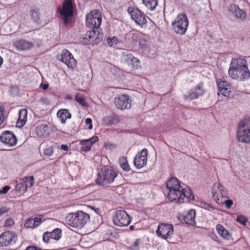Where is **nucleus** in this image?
<instances>
[{
  "label": "nucleus",
  "mask_w": 250,
  "mask_h": 250,
  "mask_svg": "<svg viewBox=\"0 0 250 250\" xmlns=\"http://www.w3.org/2000/svg\"><path fill=\"white\" fill-rule=\"evenodd\" d=\"M25 250H42L41 249H38L37 247L34 246H28Z\"/></svg>",
  "instance_id": "nucleus-53"
},
{
  "label": "nucleus",
  "mask_w": 250,
  "mask_h": 250,
  "mask_svg": "<svg viewBox=\"0 0 250 250\" xmlns=\"http://www.w3.org/2000/svg\"><path fill=\"white\" fill-rule=\"evenodd\" d=\"M202 208L209 211H212L214 209V208L211 205L206 203H202Z\"/></svg>",
  "instance_id": "nucleus-46"
},
{
  "label": "nucleus",
  "mask_w": 250,
  "mask_h": 250,
  "mask_svg": "<svg viewBox=\"0 0 250 250\" xmlns=\"http://www.w3.org/2000/svg\"><path fill=\"white\" fill-rule=\"evenodd\" d=\"M4 112V108L2 106H0V125L3 123L5 120Z\"/></svg>",
  "instance_id": "nucleus-45"
},
{
  "label": "nucleus",
  "mask_w": 250,
  "mask_h": 250,
  "mask_svg": "<svg viewBox=\"0 0 250 250\" xmlns=\"http://www.w3.org/2000/svg\"><path fill=\"white\" fill-rule=\"evenodd\" d=\"M75 100L77 103L82 105L83 106H88V104L85 101V98L84 96L80 93H78L75 95Z\"/></svg>",
  "instance_id": "nucleus-34"
},
{
  "label": "nucleus",
  "mask_w": 250,
  "mask_h": 250,
  "mask_svg": "<svg viewBox=\"0 0 250 250\" xmlns=\"http://www.w3.org/2000/svg\"><path fill=\"white\" fill-rule=\"evenodd\" d=\"M225 204L227 208H230L233 205V201L230 199L225 200Z\"/></svg>",
  "instance_id": "nucleus-50"
},
{
  "label": "nucleus",
  "mask_w": 250,
  "mask_h": 250,
  "mask_svg": "<svg viewBox=\"0 0 250 250\" xmlns=\"http://www.w3.org/2000/svg\"><path fill=\"white\" fill-rule=\"evenodd\" d=\"M57 116L61 119V123L64 124L67 119L71 117V114L66 109H62L57 112Z\"/></svg>",
  "instance_id": "nucleus-28"
},
{
  "label": "nucleus",
  "mask_w": 250,
  "mask_h": 250,
  "mask_svg": "<svg viewBox=\"0 0 250 250\" xmlns=\"http://www.w3.org/2000/svg\"><path fill=\"white\" fill-rule=\"evenodd\" d=\"M236 221L244 226H246L248 221V219L243 215L237 216Z\"/></svg>",
  "instance_id": "nucleus-41"
},
{
  "label": "nucleus",
  "mask_w": 250,
  "mask_h": 250,
  "mask_svg": "<svg viewBox=\"0 0 250 250\" xmlns=\"http://www.w3.org/2000/svg\"><path fill=\"white\" fill-rule=\"evenodd\" d=\"M129 229H130V230H134V226H132H132H130L129 227Z\"/></svg>",
  "instance_id": "nucleus-58"
},
{
  "label": "nucleus",
  "mask_w": 250,
  "mask_h": 250,
  "mask_svg": "<svg viewBox=\"0 0 250 250\" xmlns=\"http://www.w3.org/2000/svg\"><path fill=\"white\" fill-rule=\"evenodd\" d=\"M21 182L16 185V189L17 191L19 192H25L27 189L25 182L22 181L21 179Z\"/></svg>",
  "instance_id": "nucleus-39"
},
{
  "label": "nucleus",
  "mask_w": 250,
  "mask_h": 250,
  "mask_svg": "<svg viewBox=\"0 0 250 250\" xmlns=\"http://www.w3.org/2000/svg\"><path fill=\"white\" fill-rule=\"evenodd\" d=\"M32 219L33 220H35V224L36 226H38L39 225L42 220V219L40 217H34Z\"/></svg>",
  "instance_id": "nucleus-52"
},
{
  "label": "nucleus",
  "mask_w": 250,
  "mask_h": 250,
  "mask_svg": "<svg viewBox=\"0 0 250 250\" xmlns=\"http://www.w3.org/2000/svg\"><path fill=\"white\" fill-rule=\"evenodd\" d=\"M142 240L141 239H136L132 244L128 247L129 250H140Z\"/></svg>",
  "instance_id": "nucleus-35"
},
{
  "label": "nucleus",
  "mask_w": 250,
  "mask_h": 250,
  "mask_svg": "<svg viewBox=\"0 0 250 250\" xmlns=\"http://www.w3.org/2000/svg\"><path fill=\"white\" fill-rule=\"evenodd\" d=\"M10 189V187L8 186H5L2 189L0 190V194H4L8 192V190Z\"/></svg>",
  "instance_id": "nucleus-49"
},
{
  "label": "nucleus",
  "mask_w": 250,
  "mask_h": 250,
  "mask_svg": "<svg viewBox=\"0 0 250 250\" xmlns=\"http://www.w3.org/2000/svg\"><path fill=\"white\" fill-rule=\"evenodd\" d=\"M102 21L101 13L98 10H93L86 17V24L91 28H98Z\"/></svg>",
  "instance_id": "nucleus-8"
},
{
  "label": "nucleus",
  "mask_w": 250,
  "mask_h": 250,
  "mask_svg": "<svg viewBox=\"0 0 250 250\" xmlns=\"http://www.w3.org/2000/svg\"><path fill=\"white\" fill-rule=\"evenodd\" d=\"M58 10L65 24H67L73 15L72 0H65L62 8L59 7Z\"/></svg>",
  "instance_id": "nucleus-10"
},
{
  "label": "nucleus",
  "mask_w": 250,
  "mask_h": 250,
  "mask_svg": "<svg viewBox=\"0 0 250 250\" xmlns=\"http://www.w3.org/2000/svg\"><path fill=\"white\" fill-rule=\"evenodd\" d=\"M49 233L50 234L52 240H59L62 237V230L59 228L55 229Z\"/></svg>",
  "instance_id": "nucleus-33"
},
{
  "label": "nucleus",
  "mask_w": 250,
  "mask_h": 250,
  "mask_svg": "<svg viewBox=\"0 0 250 250\" xmlns=\"http://www.w3.org/2000/svg\"><path fill=\"white\" fill-rule=\"evenodd\" d=\"M173 233V227L169 224H161L159 225L156 230L157 235L161 238L167 239L171 237Z\"/></svg>",
  "instance_id": "nucleus-11"
},
{
  "label": "nucleus",
  "mask_w": 250,
  "mask_h": 250,
  "mask_svg": "<svg viewBox=\"0 0 250 250\" xmlns=\"http://www.w3.org/2000/svg\"><path fill=\"white\" fill-rule=\"evenodd\" d=\"M229 11L234 14L235 17L238 19L244 21L247 18L246 13L235 4H231L229 7Z\"/></svg>",
  "instance_id": "nucleus-19"
},
{
  "label": "nucleus",
  "mask_w": 250,
  "mask_h": 250,
  "mask_svg": "<svg viewBox=\"0 0 250 250\" xmlns=\"http://www.w3.org/2000/svg\"><path fill=\"white\" fill-rule=\"evenodd\" d=\"M21 180L23 182H25L27 188L32 187L35 183L34 178L33 176L24 177L21 179Z\"/></svg>",
  "instance_id": "nucleus-37"
},
{
  "label": "nucleus",
  "mask_w": 250,
  "mask_h": 250,
  "mask_svg": "<svg viewBox=\"0 0 250 250\" xmlns=\"http://www.w3.org/2000/svg\"><path fill=\"white\" fill-rule=\"evenodd\" d=\"M43 154L44 156L49 157L53 155L54 154V147L49 146L43 150Z\"/></svg>",
  "instance_id": "nucleus-40"
},
{
  "label": "nucleus",
  "mask_w": 250,
  "mask_h": 250,
  "mask_svg": "<svg viewBox=\"0 0 250 250\" xmlns=\"http://www.w3.org/2000/svg\"><path fill=\"white\" fill-rule=\"evenodd\" d=\"M222 188L223 187L219 184L214 185L212 190L213 196L214 198L216 196L218 199L219 197H222L223 196Z\"/></svg>",
  "instance_id": "nucleus-30"
},
{
  "label": "nucleus",
  "mask_w": 250,
  "mask_h": 250,
  "mask_svg": "<svg viewBox=\"0 0 250 250\" xmlns=\"http://www.w3.org/2000/svg\"><path fill=\"white\" fill-rule=\"evenodd\" d=\"M127 11L130 14L131 19L140 27L146 23V16L140 10L137 8L130 7L128 8Z\"/></svg>",
  "instance_id": "nucleus-9"
},
{
  "label": "nucleus",
  "mask_w": 250,
  "mask_h": 250,
  "mask_svg": "<svg viewBox=\"0 0 250 250\" xmlns=\"http://www.w3.org/2000/svg\"><path fill=\"white\" fill-rule=\"evenodd\" d=\"M14 224V221L11 219H7L5 221L4 223V226L5 227H10L13 225Z\"/></svg>",
  "instance_id": "nucleus-47"
},
{
  "label": "nucleus",
  "mask_w": 250,
  "mask_h": 250,
  "mask_svg": "<svg viewBox=\"0 0 250 250\" xmlns=\"http://www.w3.org/2000/svg\"><path fill=\"white\" fill-rule=\"evenodd\" d=\"M116 106L120 109L129 108L131 106V100L128 95L123 94L120 95L114 100Z\"/></svg>",
  "instance_id": "nucleus-15"
},
{
  "label": "nucleus",
  "mask_w": 250,
  "mask_h": 250,
  "mask_svg": "<svg viewBox=\"0 0 250 250\" xmlns=\"http://www.w3.org/2000/svg\"><path fill=\"white\" fill-rule=\"evenodd\" d=\"M120 165L122 168L125 171H129L130 170V167L127 162L126 158L124 157L121 158L119 159Z\"/></svg>",
  "instance_id": "nucleus-36"
},
{
  "label": "nucleus",
  "mask_w": 250,
  "mask_h": 250,
  "mask_svg": "<svg viewBox=\"0 0 250 250\" xmlns=\"http://www.w3.org/2000/svg\"><path fill=\"white\" fill-rule=\"evenodd\" d=\"M216 229L218 233L224 239L229 240L230 236L229 231L226 229L222 225L217 224L216 226Z\"/></svg>",
  "instance_id": "nucleus-29"
},
{
  "label": "nucleus",
  "mask_w": 250,
  "mask_h": 250,
  "mask_svg": "<svg viewBox=\"0 0 250 250\" xmlns=\"http://www.w3.org/2000/svg\"><path fill=\"white\" fill-rule=\"evenodd\" d=\"M133 34L135 35V36L137 38V41L139 42L140 48L143 50H146L148 43V41L147 40V38L141 33L136 32L135 34Z\"/></svg>",
  "instance_id": "nucleus-25"
},
{
  "label": "nucleus",
  "mask_w": 250,
  "mask_h": 250,
  "mask_svg": "<svg viewBox=\"0 0 250 250\" xmlns=\"http://www.w3.org/2000/svg\"><path fill=\"white\" fill-rule=\"evenodd\" d=\"M117 175V171L111 168L104 167L99 172L96 182L99 185L109 187L114 182Z\"/></svg>",
  "instance_id": "nucleus-5"
},
{
  "label": "nucleus",
  "mask_w": 250,
  "mask_h": 250,
  "mask_svg": "<svg viewBox=\"0 0 250 250\" xmlns=\"http://www.w3.org/2000/svg\"><path fill=\"white\" fill-rule=\"evenodd\" d=\"M167 188L168 190L167 199L171 202L181 203L194 200L191 189L188 187L182 188L180 181L175 177L169 180Z\"/></svg>",
  "instance_id": "nucleus-1"
},
{
  "label": "nucleus",
  "mask_w": 250,
  "mask_h": 250,
  "mask_svg": "<svg viewBox=\"0 0 250 250\" xmlns=\"http://www.w3.org/2000/svg\"><path fill=\"white\" fill-rule=\"evenodd\" d=\"M17 236L12 232L5 231L0 235V246L4 247L16 243Z\"/></svg>",
  "instance_id": "nucleus-13"
},
{
  "label": "nucleus",
  "mask_w": 250,
  "mask_h": 250,
  "mask_svg": "<svg viewBox=\"0 0 250 250\" xmlns=\"http://www.w3.org/2000/svg\"><path fill=\"white\" fill-rule=\"evenodd\" d=\"M90 219V215L83 211L68 213L65 218V224L76 229L82 228Z\"/></svg>",
  "instance_id": "nucleus-3"
},
{
  "label": "nucleus",
  "mask_w": 250,
  "mask_h": 250,
  "mask_svg": "<svg viewBox=\"0 0 250 250\" xmlns=\"http://www.w3.org/2000/svg\"><path fill=\"white\" fill-rule=\"evenodd\" d=\"M60 148L63 150L67 151L68 150L69 147L67 145H62L61 146Z\"/></svg>",
  "instance_id": "nucleus-54"
},
{
  "label": "nucleus",
  "mask_w": 250,
  "mask_h": 250,
  "mask_svg": "<svg viewBox=\"0 0 250 250\" xmlns=\"http://www.w3.org/2000/svg\"><path fill=\"white\" fill-rule=\"evenodd\" d=\"M61 61L70 68H73L76 62V61L73 55L67 50H64L62 51Z\"/></svg>",
  "instance_id": "nucleus-18"
},
{
  "label": "nucleus",
  "mask_w": 250,
  "mask_h": 250,
  "mask_svg": "<svg viewBox=\"0 0 250 250\" xmlns=\"http://www.w3.org/2000/svg\"><path fill=\"white\" fill-rule=\"evenodd\" d=\"M24 226L26 228H33L36 227L35 224V220L33 219L29 218L25 223Z\"/></svg>",
  "instance_id": "nucleus-43"
},
{
  "label": "nucleus",
  "mask_w": 250,
  "mask_h": 250,
  "mask_svg": "<svg viewBox=\"0 0 250 250\" xmlns=\"http://www.w3.org/2000/svg\"><path fill=\"white\" fill-rule=\"evenodd\" d=\"M237 138L239 142L249 144H250V117H244L241 120L237 129Z\"/></svg>",
  "instance_id": "nucleus-4"
},
{
  "label": "nucleus",
  "mask_w": 250,
  "mask_h": 250,
  "mask_svg": "<svg viewBox=\"0 0 250 250\" xmlns=\"http://www.w3.org/2000/svg\"><path fill=\"white\" fill-rule=\"evenodd\" d=\"M112 219L113 224L115 226L120 227L127 226L131 222V218L124 210H116Z\"/></svg>",
  "instance_id": "nucleus-7"
},
{
  "label": "nucleus",
  "mask_w": 250,
  "mask_h": 250,
  "mask_svg": "<svg viewBox=\"0 0 250 250\" xmlns=\"http://www.w3.org/2000/svg\"><path fill=\"white\" fill-rule=\"evenodd\" d=\"M99 140L97 136H94L89 139L83 140L80 141L81 150L83 151H89L91 146Z\"/></svg>",
  "instance_id": "nucleus-20"
},
{
  "label": "nucleus",
  "mask_w": 250,
  "mask_h": 250,
  "mask_svg": "<svg viewBox=\"0 0 250 250\" xmlns=\"http://www.w3.org/2000/svg\"><path fill=\"white\" fill-rule=\"evenodd\" d=\"M196 213L194 209L189 210L187 214L184 216L185 222L190 225H195V217Z\"/></svg>",
  "instance_id": "nucleus-24"
},
{
  "label": "nucleus",
  "mask_w": 250,
  "mask_h": 250,
  "mask_svg": "<svg viewBox=\"0 0 250 250\" xmlns=\"http://www.w3.org/2000/svg\"><path fill=\"white\" fill-rule=\"evenodd\" d=\"M14 46L19 50H29L33 47V44L24 40H19L14 42Z\"/></svg>",
  "instance_id": "nucleus-22"
},
{
  "label": "nucleus",
  "mask_w": 250,
  "mask_h": 250,
  "mask_svg": "<svg viewBox=\"0 0 250 250\" xmlns=\"http://www.w3.org/2000/svg\"><path fill=\"white\" fill-rule=\"evenodd\" d=\"M188 26V20L185 13L178 15L174 21L172 22V26L174 32L180 35L186 34Z\"/></svg>",
  "instance_id": "nucleus-6"
},
{
  "label": "nucleus",
  "mask_w": 250,
  "mask_h": 250,
  "mask_svg": "<svg viewBox=\"0 0 250 250\" xmlns=\"http://www.w3.org/2000/svg\"><path fill=\"white\" fill-rule=\"evenodd\" d=\"M8 209L5 207L0 208V216L4 213L8 212Z\"/></svg>",
  "instance_id": "nucleus-51"
},
{
  "label": "nucleus",
  "mask_w": 250,
  "mask_h": 250,
  "mask_svg": "<svg viewBox=\"0 0 250 250\" xmlns=\"http://www.w3.org/2000/svg\"><path fill=\"white\" fill-rule=\"evenodd\" d=\"M203 84L200 83L196 87L190 89L187 95H185V99L187 101H191L196 99L198 96L204 93L202 89Z\"/></svg>",
  "instance_id": "nucleus-17"
},
{
  "label": "nucleus",
  "mask_w": 250,
  "mask_h": 250,
  "mask_svg": "<svg viewBox=\"0 0 250 250\" xmlns=\"http://www.w3.org/2000/svg\"><path fill=\"white\" fill-rule=\"evenodd\" d=\"M48 84H44L42 86V88L44 90L47 89L48 88Z\"/></svg>",
  "instance_id": "nucleus-56"
},
{
  "label": "nucleus",
  "mask_w": 250,
  "mask_h": 250,
  "mask_svg": "<svg viewBox=\"0 0 250 250\" xmlns=\"http://www.w3.org/2000/svg\"><path fill=\"white\" fill-rule=\"evenodd\" d=\"M106 42L110 46H112L117 44L119 42L118 39L116 37H113L112 38H108Z\"/></svg>",
  "instance_id": "nucleus-42"
},
{
  "label": "nucleus",
  "mask_w": 250,
  "mask_h": 250,
  "mask_svg": "<svg viewBox=\"0 0 250 250\" xmlns=\"http://www.w3.org/2000/svg\"><path fill=\"white\" fill-rule=\"evenodd\" d=\"M90 208L94 210L96 213H98L99 212V209L98 208H95L94 207H91Z\"/></svg>",
  "instance_id": "nucleus-55"
},
{
  "label": "nucleus",
  "mask_w": 250,
  "mask_h": 250,
  "mask_svg": "<svg viewBox=\"0 0 250 250\" xmlns=\"http://www.w3.org/2000/svg\"><path fill=\"white\" fill-rule=\"evenodd\" d=\"M35 131L36 135L40 137H46L49 134L50 129L47 125L42 124L37 125Z\"/></svg>",
  "instance_id": "nucleus-21"
},
{
  "label": "nucleus",
  "mask_w": 250,
  "mask_h": 250,
  "mask_svg": "<svg viewBox=\"0 0 250 250\" xmlns=\"http://www.w3.org/2000/svg\"><path fill=\"white\" fill-rule=\"evenodd\" d=\"M42 239L43 242L45 243L51 242L52 239L51 238L50 234L49 233V231H46L44 233Z\"/></svg>",
  "instance_id": "nucleus-44"
},
{
  "label": "nucleus",
  "mask_w": 250,
  "mask_h": 250,
  "mask_svg": "<svg viewBox=\"0 0 250 250\" xmlns=\"http://www.w3.org/2000/svg\"><path fill=\"white\" fill-rule=\"evenodd\" d=\"M27 111L25 109H22L19 111V118L17 121V124L19 125V126H23L27 121Z\"/></svg>",
  "instance_id": "nucleus-27"
},
{
  "label": "nucleus",
  "mask_w": 250,
  "mask_h": 250,
  "mask_svg": "<svg viewBox=\"0 0 250 250\" xmlns=\"http://www.w3.org/2000/svg\"><path fill=\"white\" fill-rule=\"evenodd\" d=\"M96 33L94 30H90L81 38V42L85 44H87L93 42L94 40L96 37Z\"/></svg>",
  "instance_id": "nucleus-23"
},
{
  "label": "nucleus",
  "mask_w": 250,
  "mask_h": 250,
  "mask_svg": "<svg viewBox=\"0 0 250 250\" xmlns=\"http://www.w3.org/2000/svg\"><path fill=\"white\" fill-rule=\"evenodd\" d=\"M2 63H3V59L1 56H0V67L2 65Z\"/></svg>",
  "instance_id": "nucleus-57"
},
{
  "label": "nucleus",
  "mask_w": 250,
  "mask_h": 250,
  "mask_svg": "<svg viewBox=\"0 0 250 250\" xmlns=\"http://www.w3.org/2000/svg\"><path fill=\"white\" fill-rule=\"evenodd\" d=\"M142 1L147 8L153 10L157 5L158 0H142Z\"/></svg>",
  "instance_id": "nucleus-32"
},
{
  "label": "nucleus",
  "mask_w": 250,
  "mask_h": 250,
  "mask_svg": "<svg viewBox=\"0 0 250 250\" xmlns=\"http://www.w3.org/2000/svg\"><path fill=\"white\" fill-rule=\"evenodd\" d=\"M228 73L233 79L242 81L250 77V72L248 67V62L243 58H233L231 60Z\"/></svg>",
  "instance_id": "nucleus-2"
},
{
  "label": "nucleus",
  "mask_w": 250,
  "mask_h": 250,
  "mask_svg": "<svg viewBox=\"0 0 250 250\" xmlns=\"http://www.w3.org/2000/svg\"><path fill=\"white\" fill-rule=\"evenodd\" d=\"M147 150L144 148L134 158L133 163L137 169H140L146 166L147 162Z\"/></svg>",
  "instance_id": "nucleus-14"
},
{
  "label": "nucleus",
  "mask_w": 250,
  "mask_h": 250,
  "mask_svg": "<svg viewBox=\"0 0 250 250\" xmlns=\"http://www.w3.org/2000/svg\"><path fill=\"white\" fill-rule=\"evenodd\" d=\"M104 120L107 125H116L120 122L119 118L117 115L104 117Z\"/></svg>",
  "instance_id": "nucleus-31"
},
{
  "label": "nucleus",
  "mask_w": 250,
  "mask_h": 250,
  "mask_svg": "<svg viewBox=\"0 0 250 250\" xmlns=\"http://www.w3.org/2000/svg\"><path fill=\"white\" fill-rule=\"evenodd\" d=\"M30 16L34 21L38 22L40 20L39 10L38 9H32L31 11Z\"/></svg>",
  "instance_id": "nucleus-38"
},
{
  "label": "nucleus",
  "mask_w": 250,
  "mask_h": 250,
  "mask_svg": "<svg viewBox=\"0 0 250 250\" xmlns=\"http://www.w3.org/2000/svg\"><path fill=\"white\" fill-rule=\"evenodd\" d=\"M219 92L226 97H229L231 94V84L227 81L218 79L216 81Z\"/></svg>",
  "instance_id": "nucleus-16"
},
{
  "label": "nucleus",
  "mask_w": 250,
  "mask_h": 250,
  "mask_svg": "<svg viewBox=\"0 0 250 250\" xmlns=\"http://www.w3.org/2000/svg\"><path fill=\"white\" fill-rule=\"evenodd\" d=\"M124 57L125 60L127 62H130L134 67L138 68L140 65V62L139 59L134 57L131 53H124Z\"/></svg>",
  "instance_id": "nucleus-26"
},
{
  "label": "nucleus",
  "mask_w": 250,
  "mask_h": 250,
  "mask_svg": "<svg viewBox=\"0 0 250 250\" xmlns=\"http://www.w3.org/2000/svg\"><path fill=\"white\" fill-rule=\"evenodd\" d=\"M85 123L86 125H88V129L91 130L93 128V125L92 124V120L89 118H87L85 119Z\"/></svg>",
  "instance_id": "nucleus-48"
},
{
  "label": "nucleus",
  "mask_w": 250,
  "mask_h": 250,
  "mask_svg": "<svg viewBox=\"0 0 250 250\" xmlns=\"http://www.w3.org/2000/svg\"><path fill=\"white\" fill-rule=\"evenodd\" d=\"M0 141L9 147L15 146L17 143L16 136L10 131H5L2 133L0 136Z\"/></svg>",
  "instance_id": "nucleus-12"
}]
</instances>
